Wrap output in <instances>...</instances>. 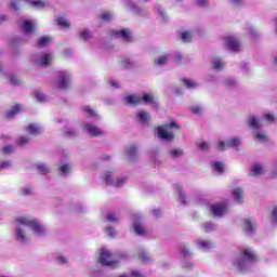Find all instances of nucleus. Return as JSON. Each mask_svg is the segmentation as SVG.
Segmentation results:
<instances>
[{
	"instance_id": "obj_1",
	"label": "nucleus",
	"mask_w": 277,
	"mask_h": 277,
	"mask_svg": "<svg viewBox=\"0 0 277 277\" xmlns=\"http://www.w3.org/2000/svg\"><path fill=\"white\" fill-rule=\"evenodd\" d=\"M15 239L19 243H27L31 236L44 237L47 235V227L31 216H18L15 219Z\"/></svg>"
},
{
	"instance_id": "obj_2",
	"label": "nucleus",
	"mask_w": 277,
	"mask_h": 277,
	"mask_svg": "<svg viewBox=\"0 0 277 277\" xmlns=\"http://www.w3.org/2000/svg\"><path fill=\"white\" fill-rule=\"evenodd\" d=\"M254 261H256V253L250 247H245L240 249V256L234 259L232 263L239 272H246Z\"/></svg>"
},
{
	"instance_id": "obj_3",
	"label": "nucleus",
	"mask_w": 277,
	"mask_h": 277,
	"mask_svg": "<svg viewBox=\"0 0 277 277\" xmlns=\"http://www.w3.org/2000/svg\"><path fill=\"white\" fill-rule=\"evenodd\" d=\"M123 101L126 105H140L141 103H144L145 105H153V107H157L155 96L150 93H144L143 95H126Z\"/></svg>"
},
{
	"instance_id": "obj_4",
	"label": "nucleus",
	"mask_w": 277,
	"mask_h": 277,
	"mask_svg": "<svg viewBox=\"0 0 277 277\" xmlns=\"http://www.w3.org/2000/svg\"><path fill=\"white\" fill-rule=\"evenodd\" d=\"M181 126L176 121H171L168 124L157 128L156 133L160 140L172 142L174 140V131H179Z\"/></svg>"
},
{
	"instance_id": "obj_5",
	"label": "nucleus",
	"mask_w": 277,
	"mask_h": 277,
	"mask_svg": "<svg viewBox=\"0 0 277 277\" xmlns=\"http://www.w3.org/2000/svg\"><path fill=\"white\" fill-rule=\"evenodd\" d=\"M276 117L272 113H266L263 115L261 119L256 118V116L251 115L247 119V123L251 129H254V131L261 129L265 124V122H275Z\"/></svg>"
},
{
	"instance_id": "obj_6",
	"label": "nucleus",
	"mask_w": 277,
	"mask_h": 277,
	"mask_svg": "<svg viewBox=\"0 0 277 277\" xmlns=\"http://www.w3.org/2000/svg\"><path fill=\"white\" fill-rule=\"evenodd\" d=\"M72 83V74L68 70H62L57 72L56 85L60 90H68Z\"/></svg>"
},
{
	"instance_id": "obj_7",
	"label": "nucleus",
	"mask_w": 277,
	"mask_h": 277,
	"mask_svg": "<svg viewBox=\"0 0 277 277\" xmlns=\"http://www.w3.org/2000/svg\"><path fill=\"white\" fill-rule=\"evenodd\" d=\"M102 181H104L106 185H113L114 187H122V184L127 183L126 177H118L116 180V175L111 171H105L102 174Z\"/></svg>"
},
{
	"instance_id": "obj_8",
	"label": "nucleus",
	"mask_w": 277,
	"mask_h": 277,
	"mask_svg": "<svg viewBox=\"0 0 277 277\" xmlns=\"http://www.w3.org/2000/svg\"><path fill=\"white\" fill-rule=\"evenodd\" d=\"M100 263L101 265H106V267H114V265L118 263V260H116V256L111 254V251L107 249H102L100 255Z\"/></svg>"
},
{
	"instance_id": "obj_9",
	"label": "nucleus",
	"mask_w": 277,
	"mask_h": 277,
	"mask_svg": "<svg viewBox=\"0 0 277 277\" xmlns=\"http://www.w3.org/2000/svg\"><path fill=\"white\" fill-rule=\"evenodd\" d=\"M241 144V138L234 136L228 138L227 141H219L216 143V148L219 150H226V148H230V147H237Z\"/></svg>"
},
{
	"instance_id": "obj_10",
	"label": "nucleus",
	"mask_w": 277,
	"mask_h": 277,
	"mask_svg": "<svg viewBox=\"0 0 277 277\" xmlns=\"http://www.w3.org/2000/svg\"><path fill=\"white\" fill-rule=\"evenodd\" d=\"M132 228L136 235H146V228L142 224V217L140 214H134L132 216Z\"/></svg>"
},
{
	"instance_id": "obj_11",
	"label": "nucleus",
	"mask_w": 277,
	"mask_h": 277,
	"mask_svg": "<svg viewBox=\"0 0 277 277\" xmlns=\"http://www.w3.org/2000/svg\"><path fill=\"white\" fill-rule=\"evenodd\" d=\"M224 44L229 49V51H241V43H239V40L235 39V37H225Z\"/></svg>"
},
{
	"instance_id": "obj_12",
	"label": "nucleus",
	"mask_w": 277,
	"mask_h": 277,
	"mask_svg": "<svg viewBox=\"0 0 277 277\" xmlns=\"http://www.w3.org/2000/svg\"><path fill=\"white\" fill-rule=\"evenodd\" d=\"M226 211H228V206H226V203H215L211 207V213L215 217L226 215Z\"/></svg>"
},
{
	"instance_id": "obj_13",
	"label": "nucleus",
	"mask_w": 277,
	"mask_h": 277,
	"mask_svg": "<svg viewBox=\"0 0 277 277\" xmlns=\"http://www.w3.org/2000/svg\"><path fill=\"white\" fill-rule=\"evenodd\" d=\"M83 130L92 137H98V135H103V130L92 123H84Z\"/></svg>"
},
{
	"instance_id": "obj_14",
	"label": "nucleus",
	"mask_w": 277,
	"mask_h": 277,
	"mask_svg": "<svg viewBox=\"0 0 277 277\" xmlns=\"http://www.w3.org/2000/svg\"><path fill=\"white\" fill-rule=\"evenodd\" d=\"M255 229H256V224L254 223V221H252V219H245L242 221V230L247 235H252V233H254Z\"/></svg>"
},
{
	"instance_id": "obj_15",
	"label": "nucleus",
	"mask_w": 277,
	"mask_h": 277,
	"mask_svg": "<svg viewBox=\"0 0 277 277\" xmlns=\"http://www.w3.org/2000/svg\"><path fill=\"white\" fill-rule=\"evenodd\" d=\"M36 64H38V66H49V64H51V62H53V54L51 53H45L42 54L40 56H38L37 58H35Z\"/></svg>"
},
{
	"instance_id": "obj_16",
	"label": "nucleus",
	"mask_w": 277,
	"mask_h": 277,
	"mask_svg": "<svg viewBox=\"0 0 277 277\" xmlns=\"http://www.w3.org/2000/svg\"><path fill=\"white\" fill-rule=\"evenodd\" d=\"M34 29H36V21L24 19L22 22V30L24 34H32Z\"/></svg>"
},
{
	"instance_id": "obj_17",
	"label": "nucleus",
	"mask_w": 277,
	"mask_h": 277,
	"mask_svg": "<svg viewBox=\"0 0 277 277\" xmlns=\"http://www.w3.org/2000/svg\"><path fill=\"white\" fill-rule=\"evenodd\" d=\"M113 36L114 38H121V40H124L126 42L131 40V32L128 29L114 30Z\"/></svg>"
},
{
	"instance_id": "obj_18",
	"label": "nucleus",
	"mask_w": 277,
	"mask_h": 277,
	"mask_svg": "<svg viewBox=\"0 0 277 277\" xmlns=\"http://www.w3.org/2000/svg\"><path fill=\"white\" fill-rule=\"evenodd\" d=\"M26 131L30 135H40V133H42V128L38 123H31L26 128Z\"/></svg>"
},
{
	"instance_id": "obj_19",
	"label": "nucleus",
	"mask_w": 277,
	"mask_h": 277,
	"mask_svg": "<svg viewBox=\"0 0 277 277\" xmlns=\"http://www.w3.org/2000/svg\"><path fill=\"white\" fill-rule=\"evenodd\" d=\"M82 111L85 114L87 118H91V120H98V113L92 109L90 106H84Z\"/></svg>"
},
{
	"instance_id": "obj_20",
	"label": "nucleus",
	"mask_w": 277,
	"mask_h": 277,
	"mask_svg": "<svg viewBox=\"0 0 277 277\" xmlns=\"http://www.w3.org/2000/svg\"><path fill=\"white\" fill-rule=\"evenodd\" d=\"M136 119L138 122L146 124V122H150V114L146 113L145 110H140L136 113Z\"/></svg>"
},
{
	"instance_id": "obj_21",
	"label": "nucleus",
	"mask_w": 277,
	"mask_h": 277,
	"mask_svg": "<svg viewBox=\"0 0 277 277\" xmlns=\"http://www.w3.org/2000/svg\"><path fill=\"white\" fill-rule=\"evenodd\" d=\"M29 4L32 8H36L37 10H43V8H47L49 5V1H44V0H30Z\"/></svg>"
},
{
	"instance_id": "obj_22",
	"label": "nucleus",
	"mask_w": 277,
	"mask_h": 277,
	"mask_svg": "<svg viewBox=\"0 0 277 277\" xmlns=\"http://www.w3.org/2000/svg\"><path fill=\"white\" fill-rule=\"evenodd\" d=\"M197 247L199 250H211V248H213V242L209 240H198Z\"/></svg>"
},
{
	"instance_id": "obj_23",
	"label": "nucleus",
	"mask_w": 277,
	"mask_h": 277,
	"mask_svg": "<svg viewBox=\"0 0 277 277\" xmlns=\"http://www.w3.org/2000/svg\"><path fill=\"white\" fill-rule=\"evenodd\" d=\"M265 173V168H263L261 164H253L251 168V174L252 176H261V174Z\"/></svg>"
},
{
	"instance_id": "obj_24",
	"label": "nucleus",
	"mask_w": 277,
	"mask_h": 277,
	"mask_svg": "<svg viewBox=\"0 0 277 277\" xmlns=\"http://www.w3.org/2000/svg\"><path fill=\"white\" fill-rule=\"evenodd\" d=\"M16 114H21V105H18V104L13 106L12 108H10L6 111L5 117L11 119V118H14V116H16Z\"/></svg>"
},
{
	"instance_id": "obj_25",
	"label": "nucleus",
	"mask_w": 277,
	"mask_h": 277,
	"mask_svg": "<svg viewBox=\"0 0 277 277\" xmlns=\"http://www.w3.org/2000/svg\"><path fill=\"white\" fill-rule=\"evenodd\" d=\"M212 169L214 172H217V174H222V172H224L225 170V167L223 162L215 161V162H212Z\"/></svg>"
},
{
	"instance_id": "obj_26",
	"label": "nucleus",
	"mask_w": 277,
	"mask_h": 277,
	"mask_svg": "<svg viewBox=\"0 0 277 277\" xmlns=\"http://www.w3.org/2000/svg\"><path fill=\"white\" fill-rule=\"evenodd\" d=\"M36 170H38V172H40L41 174H47L49 173L50 169L48 168L47 164L42 163V162H37L35 164Z\"/></svg>"
},
{
	"instance_id": "obj_27",
	"label": "nucleus",
	"mask_w": 277,
	"mask_h": 277,
	"mask_svg": "<svg viewBox=\"0 0 277 277\" xmlns=\"http://www.w3.org/2000/svg\"><path fill=\"white\" fill-rule=\"evenodd\" d=\"M168 60H170V54H163V55L159 56L158 58H156V64H157V66H163V65L168 64Z\"/></svg>"
},
{
	"instance_id": "obj_28",
	"label": "nucleus",
	"mask_w": 277,
	"mask_h": 277,
	"mask_svg": "<svg viewBox=\"0 0 277 277\" xmlns=\"http://www.w3.org/2000/svg\"><path fill=\"white\" fill-rule=\"evenodd\" d=\"M192 38H194V35L189 30H185L181 32V40L183 42H190Z\"/></svg>"
},
{
	"instance_id": "obj_29",
	"label": "nucleus",
	"mask_w": 277,
	"mask_h": 277,
	"mask_svg": "<svg viewBox=\"0 0 277 277\" xmlns=\"http://www.w3.org/2000/svg\"><path fill=\"white\" fill-rule=\"evenodd\" d=\"M184 85L188 88V90H194V88H198V82L192 79L184 78L183 80Z\"/></svg>"
},
{
	"instance_id": "obj_30",
	"label": "nucleus",
	"mask_w": 277,
	"mask_h": 277,
	"mask_svg": "<svg viewBox=\"0 0 277 277\" xmlns=\"http://www.w3.org/2000/svg\"><path fill=\"white\" fill-rule=\"evenodd\" d=\"M212 68H213L214 70H222V68H224V63H223V61L220 60V58H214V60L212 61Z\"/></svg>"
},
{
	"instance_id": "obj_31",
	"label": "nucleus",
	"mask_w": 277,
	"mask_h": 277,
	"mask_svg": "<svg viewBox=\"0 0 277 277\" xmlns=\"http://www.w3.org/2000/svg\"><path fill=\"white\" fill-rule=\"evenodd\" d=\"M242 196H243V190H241V188H235L233 190V197L237 202H241Z\"/></svg>"
},
{
	"instance_id": "obj_32",
	"label": "nucleus",
	"mask_w": 277,
	"mask_h": 277,
	"mask_svg": "<svg viewBox=\"0 0 277 277\" xmlns=\"http://www.w3.org/2000/svg\"><path fill=\"white\" fill-rule=\"evenodd\" d=\"M53 39L49 36L41 37L38 40V47H47Z\"/></svg>"
},
{
	"instance_id": "obj_33",
	"label": "nucleus",
	"mask_w": 277,
	"mask_h": 277,
	"mask_svg": "<svg viewBox=\"0 0 277 277\" xmlns=\"http://www.w3.org/2000/svg\"><path fill=\"white\" fill-rule=\"evenodd\" d=\"M171 157L172 159H179L180 157H183V149L179 147L171 149Z\"/></svg>"
},
{
	"instance_id": "obj_34",
	"label": "nucleus",
	"mask_w": 277,
	"mask_h": 277,
	"mask_svg": "<svg viewBox=\"0 0 277 277\" xmlns=\"http://www.w3.org/2000/svg\"><path fill=\"white\" fill-rule=\"evenodd\" d=\"M35 97L39 103H44V101H47V95L40 90L35 91Z\"/></svg>"
},
{
	"instance_id": "obj_35",
	"label": "nucleus",
	"mask_w": 277,
	"mask_h": 277,
	"mask_svg": "<svg viewBox=\"0 0 277 277\" xmlns=\"http://www.w3.org/2000/svg\"><path fill=\"white\" fill-rule=\"evenodd\" d=\"M56 22H57V25H60V27H63L64 29H67V27H70V24L64 17L57 18Z\"/></svg>"
},
{
	"instance_id": "obj_36",
	"label": "nucleus",
	"mask_w": 277,
	"mask_h": 277,
	"mask_svg": "<svg viewBox=\"0 0 277 277\" xmlns=\"http://www.w3.org/2000/svg\"><path fill=\"white\" fill-rule=\"evenodd\" d=\"M58 170L61 174H68L70 170H72V167L70 164L65 163V164H62Z\"/></svg>"
},
{
	"instance_id": "obj_37",
	"label": "nucleus",
	"mask_w": 277,
	"mask_h": 277,
	"mask_svg": "<svg viewBox=\"0 0 277 277\" xmlns=\"http://www.w3.org/2000/svg\"><path fill=\"white\" fill-rule=\"evenodd\" d=\"M255 138L258 142H267V134H265V132L259 131L255 133Z\"/></svg>"
},
{
	"instance_id": "obj_38",
	"label": "nucleus",
	"mask_w": 277,
	"mask_h": 277,
	"mask_svg": "<svg viewBox=\"0 0 277 277\" xmlns=\"http://www.w3.org/2000/svg\"><path fill=\"white\" fill-rule=\"evenodd\" d=\"M80 38L82 40H90V38H92V32H90V30L83 29L80 31Z\"/></svg>"
},
{
	"instance_id": "obj_39",
	"label": "nucleus",
	"mask_w": 277,
	"mask_h": 277,
	"mask_svg": "<svg viewBox=\"0 0 277 277\" xmlns=\"http://www.w3.org/2000/svg\"><path fill=\"white\" fill-rule=\"evenodd\" d=\"M102 21H104L105 23H109V21H111V18H114V14H111L110 12H104L101 15Z\"/></svg>"
},
{
	"instance_id": "obj_40",
	"label": "nucleus",
	"mask_w": 277,
	"mask_h": 277,
	"mask_svg": "<svg viewBox=\"0 0 277 277\" xmlns=\"http://www.w3.org/2000/svg\"><path fill=\"white\" fill-rule=\"evenodd\" d=\"M203 229L206 230V233H211V230H215V224L205 223L203 224Z\"/></svg>"
},
{
	"instance_id": "obj_41",
	"label": "nucleus",
	"mask_w": 277,
	"mask_h": 277,
	"mask_svg": "<svg viewBox=\"0 0 277 277\" xmlns=\"http://www.w3.org/2000/svg\"><path fill=\"white\" fill-rule=\"evenodd\" d=\"M106 220L108 222H118V214L110 212L107 214Z\"/></svg>"
},
{
	"instance_id": "obj_42",
	"label": "nucleus",
	"mask_w": 277,
	"mask_h": 277,
	"mask_svg": "<svg viewBox=\"0 0 277 277\" xmlns=\"http://www.w3.org/2000/svg\"><path fill=\"white\" fill-rule=\"evenodd\" d=\"M176 192L180 196V201L182 205H185V193H183V189L180 186L176 187Z\"/></svg>"
},
{
	"instance_id": "obj_43",
	"label": "nucleus",
	"mask_w": 277,
	"mask_h": 277,
	"mask_svg": "<svg viewBox=\"0 0 277 277\" xmlns=\"http://www.w3.org/2000/svg\"><path fill=\"white\" fill-rule=\"evenodd\" d=\"M119 277H144L140 271H132L131 276L122 274Z\"/></svg>"
},
{
	"instance_id": "obj_44",
	"label": "nucleus",
	"mask_w": 277,
	"mask_h": 277,
	"mask_svg": "<svg viewBox=\"0 0 277 277\" xmlns=\"http://www.w3.org/2000/svg\"><path fill=\"white\" fill-rule=\"evenodd\" d=\"M137 154V147L136 146H130L128 148V157H135Z\"/></svg>"
},
{
	"instance_id": "obj_45",
	"label": "nucleus",
	"mask_w": 277,
	"mask_h": 277,
	"mask_svg": "<svg viewBox=\"0 0 277 277\" xmlns=\"http://www.w3.org/2000/svg\"><path fill=\"white\" fill-rule=\"evenodd\" d=\"M190 111L195 115L202 114V106L200 105L192 106Z\"/></svg>"
},
{
	"instance_id": "obj_46",
	"label": "nucleus",
	"mask_w": 277,
	"mask_h": 277,
	"mask_svg": "<svg viewBox=\"0 0 277 277\" xmlns=\"http://www.w3.org/2000/svg\"><path fill=\"white\" fill-rule=\"evenodd\" d=\"M2 153L4 155H10V153H14V147H12V145L4 146L2 148Z\"/></svg>"
},
{
	"instance_id": "obj_47",
	"label": "nucleus",
	"mask_w": 277,
	"mask_h": 277,
	"mask_svg": "<svg viewBox=\"0 0 277 277\" xmlns=\"http://www.w3.org/2000/svg\"><path fill=\"white\" fill-rule=\"evenodd\" d=\"M180 254H182V256H189V249L185 246L181 247Z\"/></svg>"
},
{
	"instance_id": "obj_48",
	"label": "nucleus",
	"mask_w": 277,
	"mask_h": 277,
	"mask_svg": "<svg viewBox=\"0 0 277 277\" xmlns=\"http://www.w3.org/2000/svg\"><path fill=\"white\" fill-rule=\"evenodd\" d=\"M11 8H12V10H19V9H21V1H18V0H13V1L11 2Z\"/></svg>"
},
{
	"instance_id": "obj_49",
	"label": "nucleus",
	"mask_w": 277,
	"mask_h": 277,
	"mask_svg": "<svg viewBox=\"0 0 277 277\" xmlns=\"http://www.w3.org/2000/svg\"><path fill=\"white\" fill-rule=\"evenodd\" d=\"M9 81L10 83H12L13 85H16L18 83V77H16L15 75H11L9 77Z\"/></svg>"
},
{
	"instance_id": "obj_50",
	"label": "nucleus",
	"mask_w": 277,
	"mask_h": 277,
	"mask_svg": "<svg viewBox=\"0 0 277 277\" xmlns=\"http://www.w3.org/2000/svg\"><path fill=\"white\" fill-rule=\"evenodd\" d=\"M198 148H199L200 150H207V149L209 148V143H207V142H200V143L198 144Z\"/></svg>"
},
{
	"instance_id": "obj_51",
	"label": "nucleus",
	"mask_w": 277,
	"mask_h": 277,
	"mask_svg": "<svg viewBox=\"0 0 277 277\" xmlns=\"http://www.w3.org/2000/svg\"><path fill=\"white\" fill-rule=\"evenodd\" d=\"M106 235H108V237H116V230L111 227H106Z\"/></svg>"
},
{
	"instance_id": "obj_52",
	"label": "nucleus",
	"mask_w": 277,
	"mask_h": 277,
	"mask_svg": "<svg viewBox=\"0 0 277 277\" xmlns=\"http://www.w3.org/2000/svg\"><path fill=\"white\" fill-rule=\"evenodd\" d=\"M27 142H29V137H27V136H21L18 138V143L21 144V146H25V144H27Z\"/></svg>"
},
{
	"instance_id": "obj_53",
	"label": "nucleus",
	"mask_w": 277,
	"mask_h": 277,
	"mask_svg": "<svg viewBox=\"0 0 277 277\" xmlns=\"http://www.w3.org/2000/svg\"><path fill=\"white\" fill-rule=\"evenodd\" d=\"M272 217H273V223L277 225V207L273 209Z\"/></svg>"
},
{
	"instance_id": "obj_54",
	"label": "nucleus",
	"mask_w": 277,
	"mask_h": 277,
	"mask_svg": "<svg viewBox=\"0 0 277 277\" xmlns=\"http://www.w3.org/2000/svg\"><path fill=\"white\" fill-rule=\"evenodd\" d=\"M195 3L199 8H205V5H207V0H195Z\"/></svg>"
},
{
	"instance_id": "obj_55",
	"label": "nucleus",
	"mask_w": 277,
	"mask_h": 277,
	"mask_svg": "<svg viewBox=\"0 0 277 277\" xmlns=\"http://www.w3.org/2000/svg\"><path fill=\"white\" fill-rule=\"evenodd\" d=\"M12 166L11 161H3L0 166V170H3L5 168H10Z\"/></svg>"
},
{
	"instance_id": "obj_56",
	"label": "nucleus",
	"mask_w": 277,
	"mask_h": 277,
	"mask_svg": "<svg viewBox=\"0 0 277 277\" xmlns=\"http://www.w3.org/2000/svg\"><path fill=\"white\" fill-rule=\"evenodd\" d=\"M110 85L114 89L120 88V83L118 81L114 80V79L110 80Z\"/></svg>"
},
{
	"instance_id": "obj_57",
	"label": "nucleus",
	"mask_w": 277,
	"mask_h": 277,
	"mask_svg": "<svg viewBox=\"0 0 277 277\" xmlns=\"http://www.w3.org/2000/svg\"><path fill=\"white\" fill-rule=\"evenodd\" d=\"M226 85H235V79L229 78L225 81Z\"/></svg>"
},
{
	"instance_id": "obj_58",
	"label": "nucleus",
	"mask_w": 277,
	"mask_h": 277,
	"mask_svg": "<svg viewBox=\"0 0 277 277\" xmlns=\"http://www.w3.org/2000/svg\"><path fill=\"white\" fill-rule=\"evenodd\" d=\"M58 263H67V259L65 256H58L57 258Z\"/></svg>"
},
{
	"instance_id": "obj_59",
	"label": "nucleus",
	"mask_w": 277,
	"mask_h": 277,
	"mask_svg": "<svg viewBox=\"0 0 277 277\" xmlns=\"http://www.w3.org/2000/svg\"><path fill=\"white\" fill-rule=\"evenodd\" d=\"M153 213L155 217H159V215H161V210H154Z\"/></svg>"
},
{
	"instance_id": "obj_60",
	"label": "nucleus",
	"mask_w": 277,
	"mask_h": 277,
	"mask_svg": "<svg viewBox=\"0 0 277 277\" xmlns=\"http://www.w3.org/2000/svg\"><path fill=\"white\" fill-rule=\"evenodd\" d=\"M175 60H176L177 62H181V53H176V54H175Z\"/></svg>"
},
{
	"instance_id": "obj_61",
	"label": "nucleus",
	"mask_w": 277,
	"mask_h": 277,
	"mask_svg": "<svg viewBox=\"0 0 277 277\" xmlns=\"http://www.w3.org/2000/svg\"><path fill=\"white\" fill-rule=\"evenodd\" d=\"M24 194H26V195H27V194H31V189H30V188H25V189H24Z\"/></svg>"
},
{
	"instance_id": "obj_62",
	"label": "nucleus",
	"mask_w": 277,
	"mask_h": 277,
	"mask_svg": "<svg viewBox=\"0 0 277 277\" xmlns=\"http://www.w3.org/2000/svg\"><path fill=\"white\" fill-rule=\"evenodd\" d=\"M185 267H194V263L189 262L188 264H185Z\"/></svg>"
},
{
	"instance_id": "obj_63",
	"label": "nucleus",
	"mask_w": 277,
	"mask_h": 277,
	"mask_svg": "<svg viewBox=\"0 0 277 277\" xmlns=\"http://www.w3.org/2000/svg\"><path fill=\"white\" fill-rule=\"evenodd\" d=\"M1 21H8V16L6 15H2Z\"/></svg>"
},
{
	"instance_id": "obj_64",
	"label": "nucleus",
	"mask_w": 277,
	"mask_h": 277,
	"mask_svg": "<svg viewBox=\"0 0 277 277\" xmlns=\"http://www.w3.org/2000/svg\"><path fill=\"white\" fill-rule=\"evenodd\" d=\"M66 133H67V135H72L74 134L72 130L67 131Z\"/></svg>"
}]
</instances>
